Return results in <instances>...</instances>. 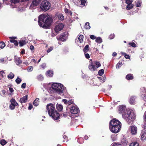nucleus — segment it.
<instances>
[{
	"mask_svg": "<svg viewBox=\"0 0 146 146\" xmlns=\"http://www.w3.org/2000/svg\"><path fill=\"white\" fill-rule=\"evenodd\" d=\"M136 97L134 96H131L130 97L129 102L131 104H133L135 102Z\"/></svg>",
	"mask_w": 146,
	"mask_h": 146,
	"instance_id": "nucleus-18",
	"label": "nucleus"
},
{
	"mask_svg": "<svg viewBox=\"0 0 146 146\" xmlns=\"http://www.w3.org/2000/svg\"><path fill=\"white\" fill-rule=\"evenodd\" d=\"M104 70L103 69H101L98 72V74L99 75L102 76L104 73Z\"/></svg>",
	"mask_w": 146,
	"mask_h": 146,
	"instance_id": "nucleus-41",
	"label": "nucleus"
},
{
	"mask_svg": "<svg viewBox=\"0 0 146 146\" xmlns=\"http://www.w3.org/2000/svg\"><path fill=\"white\" fill-rule=\"evenodd\" d=\"M9 38L10 39V41L11 43H13L16 40H15V39L16 38V37H10Z\"/></svg>",
	"mask_w": 146,
	"mask_h": 146,
	"instance_id": "nucleus-38",
	"label": "nucleus"
},
{
	"mask_svg": "<svg viewBox=\"0 0 146 146\" xmlns=\"http://www.w3.org/2000/svg\"><path fill=\"white\" fill-rule=\"evenodd\" d=\"M28 96L27 95L23 96L20 100V102L21 103H23L26 102L27 100Z\"/></svg>",
	"mask_w": 146,
	"mask_h": 146,
	"instance_id": "nucleus-15",
	"label": "nucleus"
},
{
	"mask_svg": "<svg viewBox=\"0 0 146 146\" xmlns=\"http://www.w3.org/2000/svg\"><path fill=\"white\" fill-rule=\"evenodd\" d=\"M9 91L11 92V93L13 92L14 90L12 88L10 87L9 88Z\"/></svg>",
	"mask_w": 146,
	"mask_h": 146,
	"instance_id": "nucleus-64",
	"label": "nucleus"
},
{
	"mask_svg": "<svg viewBox=\"0 0 146 146\" xmlns=\"http://www.w3.org/2000/svg\"><path fill=\"white\" fill-rule=\"evenodd\" d=\"M13 43L16 46H17L18 45V43L17 40H15V41L13 42Z\"/></svg>",
	"mask_w": 146,
	"mask_h": 146,
	"instance_id": "nucleus-59",
	"label": "nucleus"
},
{
	"mask_svg": "<svg viewBox=\"0 0 146 146\" xmlns=\"http://www.w3.org/2000/svg\"><path fill=\"white\" fill-rule=\"evenodd\" d=\"M5 76V74L3 71H0V77H1L3 78Z\"/></svg>",
	"mask_w": 146,
	"mask_h": 146,
	"instance_id": "nucleus-40",
	"label": "nucleus"
},
{
	"mask_svg": "<svg viewBox=\"0 0 146 146\" xmlns=\"http://www.w3.org/2000/svg\"><path fill=\"white\" fill-rule=\"evenodd\" d=\"M0 143L1 145L3 146L5 145L7 143L6 141L4 139H2L1 140Z\"/></svg>",
	"mask_w": 146,
	"mask_h": 146,
	"instance_id": "nucleus-34",
	"label": "nucleus"
},
{
	"mask_svg": "<svg viewBox=\"0 0 146 146\" xmlns=\"http://www.w3.org/2000/svg\"><path fill=\"white\" fill-rule=\"evenodd\" d=\"M15 75L12 72H11L8 75V77L9 78L12 79L14 77Z\"/></svg>",
	"mask_w": 146,
	"mask_h": 146,
	"instance_id": "nucleus-29",
	"label": "nucleus"
},
{
	"mask_svg": "<svg viewBox=\"0 0 146 146\" xmlns=\"http://www.w3.org/2000/svg\"><path fill=\"white\" fill-rule=\"evenodd\" d=\"M145 135V133H142L141 134V138L142 139H144Z\"/></svg>",
	"mask_w": 146,
	"mask_h": 146,
	"instance_id": "nucleus-45",
	"label": "nucleus"
},
{
	"mask_svg": "<svg viewBox=\"0 0 146 146\" xmlns=\"http://www.w3.org/2000/svg\"><path fill=\"white\" fill-rule=\"evenodd\" d=\"M129 44L133 47H135L136 46V45L134 42L129 43Z\"/></svg>",
	"mask_w": 146,
	"mask_h": 146,
	"instance_id": "nucleus-49",
	"label": "nucleus"
},
{
	"mask_svg": "<svg viewBox=\"0 0 146 146\" xmlns=\"http://www.w3.org/2000/svg\"><path fill=\"white\" fill-rule=\"evenodd\" d=\"M81 2V4L82 5H85L86 3V1L85 0H80Z\"/></svg>",
	"mask_w": 146,
	"mask_h": 146,
	"instance_id": "nucleus-54",
	"label": "nucleus"
},
{
	"mask_svg": "<svg viewBox=\"0 0 146 146\" xmlns=\"http://www.w3.org/2000/svg\"><path fill=\"white\" fill-rule=\"evenodd\" d=\"M22 81V80L19 78L18 77L15 80V82L17 84H19Z\"/></svg>",
	"mask_w": 146,
	"mask_h": 146,
	"instance_id": "nucleus-32",
	"label": "nucleus"
},
{
	"mask_svg": "<svg viewBox=\"0 0 146 146\" xmlns=\"http://www.w3.org/2000/svg\"><path fill=\"white\" fill-rule=\"evenodd\" d=\"M122 65V63L121 62H119L117 64L116 67L117 68H119L121 67Z\"/></svg>",
	"mask_w": 146,
	"mask_h": 146,
	"instance_id": "nucleus-39",
	"label": "nucleus"
},
{
	"mask_svg": "<svg viewBox=\"0 0 146 146\" xmlns=\"http://www.w3.org/2000/svg\"><path fill=\"white\" fill-rule=\"evenodd\" d=\"M85 56L86 58L89 59L90 58V55L88 53H85Z\"/></svg>",
	"mask_w": 146,
	"mask_h": 146,
	"instance_id": "nucleus-55",
	"label": "nucleus"
},
{
	"mask_svg": "<svg viewBox=\"0 0 146 146\" xmlns=\"http://www.w3.org/2000/svg\"><path fill=\"white\" fill-rule=\"evenodd\" d=\"M33 108V105L32 104H30L28 108L29 110H31Z\"/></svg>",
	"mask_w": 146,
	"mask_h": 146,
	"instance_id": "nucleus-62",
	"label": "nucleus"
},
{
	"mask_svg": "<svg viewBox=\"0 0 146 146\" xmlns=\"http://www.w3.org/2000/svg\"><path fill=\"white\" fill-rule=\"evenodd\" d=\"M131 133L133 135L136 134L137 132V128L135 125H132L130 127Z\"/></svg>",
	"mask_w": 146,
	"mask_h": 146,
	"instance_id": "nucleus-11",
	"label": "nucleus"
},
{
	"mask_svg": "<svg viewBox=\"0 0 146 146\" xmlns=\"http://www.w3.org/2000/svg\"><path fill=\"white\" fill-rule=\"evenodd\" d=\"M38 79L39 80H42L43 79V77L42 75H40L37 77Z\"/></svg>",
	"mask_w": 146,
	"mask_h": 146,
	"instance_id": "nucleus-43",
	"label": "nucleus"
},
{
	"mask_svg": "<svg viewBox=\"0 0 146 146\" xmlns=\"http://www.w3.org/2000/svg\"><path fill=\"white\" fill-rule=\"evenodd\" d=\"M11 104L14 105V106H17L18 105V103L15 100V99L12 98L11 100L10 101Z\"/></svg>",
	"mask_w": 146,
	"mask_h": 146,
	"instance_id": "nucleus-22",
	"label": "nucleus"
},
{
	"mask_svg": "<svg viewBox=\"0 0 146 146\" xmlns=\"http://www.w3.org/2000/svg\"><path fill=\"white\" fill-rule=\"evenodd\" d=\"M137 7H139L141 5V2L139 1H137V2H135Z\"/></svg>",
	"mask_w": 146,
	"mask_h": 146,
	"instance_id": "nucleus-44",
	"label": "nucleus"
},
{
	"mask_svg": "<svg viewBox=\"0 0 146 146\" xmlns=\"http://www.w3.org/2000/svg\"><path fill=\"white\" fill-rule=\"evenodd\" d=\"M46 64L45 63L42 64L41 66V67L43 69H44L46 67Z\"/></svg>",
	"mask_w": 146,
	"mask_h": 146,
	"instance_id": "nucleus-60",
	"label": "nucleus"
},
{
	"mask_svg": "<svg viewBox=\"0 0 146 146\" xmlns=\"http://www.w3.org/2000/svg\"><path fill=\"white\" fill-rule=\"evenodd\" d=\"M53 113H54V118L53 117L52 115L49 116H52V118L54 120H58L60 118V115L59 113L57 112L56 110L53 112Z\"/></svg>",
	"mask_w": 146,
	"mask_h": 146,
	"instance_id": "nucleus-14",
	"label": "nucleus"
},
{
	"mask_svg": "<svg viewBox=\"0 0 146 146\" xmlns=\"http://www.w3.org/2000/svg\"><path fill=\"white\" fill-rule=\"evenodd\" d=\"M126 110V107L124 105H121L119 106L118 108V111L119 113L122 114L124 113L125 112V110Z\"/></svg>",
	"mask_w": 146,
	"mask_h": 146,
	"instance_id": "nucleus-12",
	"label": "nucleus"
},
{
	"mask_svg": "<svg viewBox=\"0 0 146 146\" xmlns=\"http://www.w3.org/2000/svg\"><path fill=\"white\" fill-rule=\"evenodd\" d=\"M56 16L58 19L60 20H63L64 19V17L63 15L61 13H57Z\"/></svg>",
	"mask_w": 146,
	"mask_h": 146,
	"instance_id": "nucleus-17",
	"label": "nucleus"
},
{
	"mask_svg": "<svg viewBox=\"0 0 146 146\" xmlns=\"http://www.w3.org/2000/svg\"><path fill=\"white\" fill-rule=\"evenodd\" d=\"M21 61L19 58L15 57V62L17 65H19L21 63Z\"/></svg>",
	"mask_w": 146,
	"mask_h": 146,
	"instance_id": "nucleus-20",
	"label": "nucleus"
},
{
	"mask_svg": "<svg viewBox=\"0 0 146 146\" xmlns=\"http://www.w3.org/2000/svg\"><path fill=\"white\" fill-rule=\"evenodd\" d=\"M89 47V46L88 45H86L84 49V53H86L88 51V48Z\"/></svg>",
	"mask_w": 146,
	"mask_h": 146,
	"instance_id": "nucleus-30",
	"label": "nucleus"
},
{
	"mask_svg": "<svg viewBox=\"0 0 146 146\" xmlns=\"http://www.w3.org/2000/svg\"><path fill=\"white\" fill-rule=\"evenodd\" d=\"M122 117L128 124H132L135 118V115L134 111L131 110H126L125 112L122 114Z\"/></svg>",
	"mask_w": 146,
	"mask_h": 146,
	"instance_id": "nucleus-3",
	"label": "nucleus"
},
{
	"mask_svg": "<svg viewBox=\"0 0 146 146\" xmlns=\"http://www.w3.org/2000/svg\"><path fill=\"white\" fill-rule=\"evenodd\" d=\"M41 1V0H33L32 3L30 7V8L31 9H35L36 7L39 5Z\"/></svg>",
	"mask_w": 146,
	"mask_h": 146,
	"instance_id": "nucleus-8",
	"label": "nucleus"
},
{
	"mask_svg": "<svg viewBox=\"0 0 146 146\" xmlns=\"http://www.w3.org/2000/svg\"><path fill=\"white\" fill-rule=\"evenodd\" d=\"M129 146H139V144L136 142H133Z\"/></svg>",
	"mask_w": 146,
	"mask_h": 146,
	"instance_id": "nucleus-33",
	"label": "nucleus"
},
{
	"mask_svg": "<svg viewBox=\"0 0 146 146\" xmlns=\"http://www.w3.org/2000/svg\"><path fill=\"white\" fill-rule=\"evenodd\" d=\"M52 88L54 92L59 94H61L62 93V88L63 86L62 84L55 83L52 84Z\"/></svg>",
	"mask_w": 146,
	"mask_h": 146,
	"instance_id": "nucleus-4",
	"label": "nucleus"
},
{
	"mask_svg": "<svg viewBox=\"0 0 146 146\" xmlns=\"http://www.w3.org/2000/svg\"><path fill=\"white\" fill-rule=\"evenodd\" d=\"M15 106H14V105H13L11 104L10 105L9 107L11 110H13L15 109Z\"/></svg>",
	"mask_w": 146,
	"mask_h": 146,
	"instance_id": "nucleus-50",
	"label": "nucleus"
},
{
	"mask_svg": "<svg viewBox=\"0 0 146 146\" xmlns=\"http://www.w3.org/2000/svg\"><path fill=\"white\" fill-rule=\"evenodd\" d=\"M80 0H75L74 1V3L76 5H78L80 3Z\"/></svg>",
	"mask_w": 146,
	"mask_h": 146,
	"instance_id": "nucleus-56",
	"label": "nucleus"
},
{
	"mask_svg": "<svg viewBox=\"0 0 146 146\" xmlns=\"http://www.w3.org/2000/svg\"><path fill=\"white\" fill-rule=\"evenodd\" d=\"M62 102H64L65 104H67V100L66 99H63L62 100Z\"/></svg>",
	"mask_w": 146,
	"mask_h": 146,
	"instance_id": "nucleus-63",
	"label": "nucleus"
},
{
	"mask_svg": "<svg viewBox=\"0 0 146 146\" xmlns=\"http://www.w3.org/2000/svg\"><path fill=\"white\" fill-rule=\"evenodd\" d=\"M20 46H22L26 43V41L25 40H21L19 42Z\"/></svg>",
	"mask_w": 146,
	"mask_h": 146,
	"instance_id": "nucleus-28",
	"label": "nucleus"
},
{
	"mask_svg": "<svg viewBox=\"0 0 146 146\" xmlns=\"http://www.w3.org/2000/svg\"><path fill=\"white\" fill-rule=\"evenodd\" d=\"M70 109V113L73 114H77L79 111L78 108L75 106H71Z\"/></svg>",
	"mask_w": 146,
	"mask_h": 146,
	"instance_id": "nucleus-9",
	"label": "nucleus"
},
{
	"mask_svg": "<svg viewBox=\"0 0 146 146\" xmlns=\"http://www.w3.org/2000/svg\"><path fill=\"white\" fill-rule=\"evenodd\" d=\"M26 86V83H23V84L21 86V87L23 88H25Z\"/></svg>",
	"mask_w": 146,
	"mask_h": 146,
	"instance_id": "nucleus-58",
	"label": "nucleus"
},
{
	"mask_svg": "<svg viewBox=\"0 0 146 146\" xmlns=\"http://www.w3.org/2000/svg\"><path fill=\"white\" fill-rule=\"evenodd\" d=\"M5 43L3 42H0V48L3 49V48L5 46Z\"/></svg>",
	"mask_w": 146,
	"mask_h": 146,
	"instance_id": "nucleus-36",
	"label": "nucleus"
},
{
	"mask_svg": "<svg viewBox=\"0 0 146 146\" xmlns=\"http://www.w3.org/2000/svg\"><path fill=\"white\" fill-rule=\"evenodd\" d=\"M53 47H50L48 48V49L47 50V52L48 53L49 52L51 51L53 49Z\"/></svg>",
	"mask_w": 146,
	"mask_h": 146,
	"instance_id": "nucleus-52",
	"label": "nucleus"
},
{
	"mask_svg": "<svg viewBox=\"0 0 146 146\" xmlns=\"http://www.w3.org/2000/svg\"><path fill=\"white\" fill-rule=\"evenodd\" d=\"M57 38L58 40L64 41L66 40L67 37L65 34H62L58 38L57 37Z\"/></svg>",
	"mask_w": 146,
	"mask_h": 146,
	"instance_id": "nucleus-13",
	"label": "nucleus"
},
{
	"mask_svg": "<svg viewBox=\"0 0 146 146\" xmlns=\"http://www.w3.org/2000/svg\"><path fill=\"white\" fill-rule=\"evenodd\" d=\"M126 78L128 80L133 79V76L132 74H130L127 75L126 76Z\"/></svg>",
	"mask_w": 146,
	"mask_h": 146,
	"instance_id": "nucleus-24",
	"label": "nucleus"
},
{
	"mask_svg": "<svg viewBox=\"0 0 146 146\" xmlns=\"http://www.w3.org/2000/svg\"><path fill=\"white\" fill-rule=\"evenodd\" d=\"M111 146H122L121 144L118 143H113Z\"/></svg>",
	"mask_w": 146,
	"mask_h": 146,
	"instance_id": "nucleus-42",
	"label": "nucleus"
},
{
	"mask_svg": "<svg viewBox=\"0 0 146 146\" xmlns=\"http://www.w3.org/2000/svg\"><path fill=\"white\" fill-rule=\"evenodd\" d=\"M56 108L58 111H60L63 109V106L60 104H57L56 105Z\"/></svg>",
	"mask_w": 146,
	"mask_h": 146,
	"instance_id": "nucleus-23",
	"label": "nucleus"
},
{
	"mask_svg": "<svg viewBox=\"0 0 146 146\" xmlns=\"http://www.w3.org/2000/svg\"><path fill=\"white\" fill-rule=\"evenodd\" d=\"M46 108L49 115H52L53 117L54 118L53 112L56 111L55 110L54 106L52 104H49L47 105Z\"/></svg>",
	"mask_w": 146,
	"mask_h": 146,
	"instance_id": "nucleus-6",
	"label": "nucleus"
},
{
	"mask_svg": "<svg viewBox=\"0 0 146 146\" xmlns=\"http://www.w3.org/2000/svg\"><path fill=\"white\" fill-rule=\"evenodd\" d=\"M126 3L127 5L131 4L132 1L131 0H126Z\"/></svg>",
	"mask_w": 146,
	"mask_h": 146,
	"instance_id": "nucleus-48",
	"label": "nucleus"
},
{
	"mask_svg": "<svg viewBox=\"0 0 146 146\" xmlns=\"http://www.w3.org/2000/svg\"><path fill=\"white\" fill-rule=\"evenodd\" d=\"M5 93L6 91L4 90H2L0 92V94L2 96L4 97L5 95Z\"/></svg>",
	"mask_w": 146,
	"mask_h": 146,
	"instance_id": "nucleus-37",
	"label": "nucleus"
},
{
	"mask_svg": "<svg viewBox=\"0 0 146 146\" xmlns=\"http://www.w3.org/2000/svg\"><path fill=\"white\" fill-rule=\"evenodd\" d=\"M111 138L113 141H115L116 140V137L115 135H113L111 136Z\"/></svg>",
	"mask_w": 146,
	"mask_h": 146,
	"instance_id": "nucleus-46",
	"label": "nucleus"
},
{
	"mask_svg": "<svg viewBox=\"0 0 146 146\" xmlns=\"http://www.w3.org/2000/svg\"><path fill=\"white\" fill-rule=\"evenodd\" d=\"M46 74L47 77H52L53 75V72L51 70L48 71L46 73Z\"/></svg>",
	"mask_w": 146,
	"mask_h": 146,
	"instance_id": "nucleus-19",
	"label": "nucleus"
},
{
	"mask_svg": "<svg viewBox=\"0 0 146 146\" xmlns=\"http://www.w3.org/2000/svg\"><path fill=\"white\" fill-rule=\"evenodd\" d=\"M84 27L87 29H90V27L89 23L88 22L86 23L84 26Z\"/></svg>",
	"mask_w": 146,
	"mask_h": 146,
	"instance_id": "nucleus-27",
	"label": "nucleus"
},
{
	"mask_svg": "<svg viewBox=\"0 0 146 146\" xmlns=\"http://www.w3.org/2000/svg\"><path fill=\"white\" fill-rule=\"evenodd\" d=\"M39 99L38 98H36L33 102L34 105L35 106H38L39 104Z\"/></svg>",
	"mask_w": 146,
	"mask_h": 146,
	"instance_id": "nucleus-25",
	"label": "nucleus"
},
{
	"mask_svg": "<svg viewBox=\"0 0 146 146\" xmlns=\"http://www.w3.org/2000/svg\"><path fill=\"white\" fill-rule=\"evenodd\" d=\"M94 64L96 65V66H95L96 67L97 69L101 66V64L100 63L97 61L94 62Z\"/></svg>",
	"mask_w": 146,
	"mask_h": 146,
	"instance_id": "nucleus-26",
	"label": "nucleus"
},
{
	"mask_svg": "<svg viewBox=\"0 0 146 146\" xmlns=\"http://www.w3.org/2000/svg\"><path fill=\"white\" fill-rule=\"evenodd\" d=\"M133 4H131L129 5H128L126 6V9L127 10H129L130 9L132 8L133 7Z\"/></svg>",
	"mask_w": 146,
	"mask_h": 146,
	"instance_id": "nucleus-35",
	"label": "nucleus"
},
{
	"mask_svg": "<svg viewBox=\"0 0 146 146\" xmlns=\"http://www.w3.org/2000/svg\"><path fill=\"white\" fill-rule=\"evenodd\" d=\"M73 102V101L72 100H70L69 101H68L67 102V104H68L69 105H70L72 104Z\"/></svg>",
	"mask_w": 146,
	"mask_h": 146,
	"instance_id": "nucleus-61",
	"label": "nucleus"
},
{
	"mask_svg": "<svg viewBox=\"0 0 146 146\" xmlns=\"http://www.w3.org/2000/svg\"><path fill=\"white\" fill-rule=\"evenodd\" d=\"M114 37L115 35L114 34H111L109 36V38L110 39H112L114 38Z\"/></svg>",
	"mask_w": 146,
	"mask_h": 146,
	"instance_id": "nucleus-53",
	"label": "nucleus"
},
{
	"mask_svg": "<svg viewBox=\"0 0 146 146\" xmlns=\"http://www.w3.org/2000/svg\"><path fill=\"white\" fill-rule=\"evenodd\" d=\"M141 91V92L146 93V89L144 87H142L140 89Z\"/></svg>",
	"mask_w": 146,
	"mask_h": 146,
	"instance_id": "nucleus-47",
	"label": "nucleus"
},
{
	"mask_svg": "<svg viewBox=\"0 0 146 146\" xmlns=\"http://www.w3.org/2000/svg\"><path fill=\"white\" fill-rule=\"evenodd\" d=\"M90 36V38L94 40L96 38V37L94 35H91Z\"/></svg>",
	"mask_w": 146,
	"mask_h": 146,
	"instance_id": "nucleus-57",
	"label": "nucleus"
},
{
	"mask_svg": "<svg viewBox=\"0 0 146 146\" xmlns=\"http://www.w3.org/2000/svg\"><path fill=\"white\" fill-rule=\"evenodd\" d=\"M84 37V36L83 35H80L78 38L77 41L78 42L79 41L80 43H82L83 41V38Z\"/></svg>",
	"mask_w": 146,
	"mask_h": 146,
	"instance_id": "nucleus-21",
	"label": "nucleus"
},
{
	"mask_svg": "<svg viewBox=\"0 0 146 146\" xmlns=\"http://www.w3.org/2000/svg\"><path fill=\"white\" fill-rule=\"evenodd\" d=\"M121 123L117 120L113 119L111 120L110 123L109 128L110 130L113 133H117L120 129Z\"/></svg>",
	"mask_w": 146,
	"mask_h": 146,
	"instance_id": "nucleus-2",
	"label": "nucleus"
},
{
	"mask_svg": "<svg viewBox=\"0 0 146 146\" xmlns=\"http://www.w3.org/2000/svg\"><path fill=\"white\" fill-rule=\"evenodd\" d=\"M33 68L32 66L29 67L27 69V70L28 72H31L33 70Z\"/></svg>",
	"mask_w": 146,
	"mask_h": 146,
	"instance_id": "nucleus-51",
	"label": "nucleus"
},
{
	"mask_svg": "<svg viewBox=\"0 0 146 146\" xmlns=\"http://www.w3.org/2000/svg\"><path fill=\"white\" fill-rule=\"evenodd\" d=\"M12 0V1H11V4L10 6L12 8L15 7H16V4L18 2H17V0Z\"/></svg>",
	"mask_w": 146,
	"mask_h": 146,
	"instance_id": "nucleus-16",
	"label": "nucleus"
},
{
	"mask_svg": "<svg viewBox=\"0 0 146 146\" xmlns=\"http://www.w3.org/2000/svg\"><path fill=\"white\" fill-rule=\"evenodd\" d=\"M52 22V18L47 17L46 15L42 14L38 17V22L40 27L43 28L47 27L50 25Z\"/></svg>",
	"mask_w": 146,
	"mask_h": 146,
	"instance_id": "nucleus-1",
	"label": "nucleus"
},
{
	"mask_svg": "<svg viewBox=\"0 0 146 146\" xmlns=\"http://www.w3.org/2000/svg\"><path fill=\"white\" fill-rule=\"evenodd\" d=\"M95 41L96 42L99 43H100L102 42V39L100 37H98L96 38Z\"/></svg>",
	"mask_w": 146,
	"mask_h": 146,
	"instance_id": "nucleus-31",
	"label": "nucleus"
},
{
	"mask_svg": "<svg viewBox=\"0 0 146 146\" xmlns=\"http://www.w3.org/2000/svg\"><path fill=\"white\" fill-rule=\"evenodd\" d=\"M50 4L47 0H44L42 1L40 5V9L44 11H46L50 7Z\"/></svg>",
	"mask_w": 146,
	"mask_h": 146,
	"instance_id": "nucleus-5",
	"label": "nucleus"
},
{
	"mask_svg": "<svg viewBox=\"0 0 146 146\" xmlns=\"http://www.w3.org/2000/svg\"><path fill=\"white\" fill-rule=\"evenodd\" d=\"M90 64L88 66V68L89 69L92 71H94L97 69L96 67L94 64L92 62V60L91 59L90 60Z\"/></svg>",
	"mask_w": 146,
	"mask_h": 146,
	"instance_id": "nucleus-10",
	"label": "nucleus"
},
{
	"mask_svg": "<svg viewBox=\"0 0 146 146\" xmlns=\"http://www.w3.org/2000/svg\"><path fill=\"white\" fill-rule=\"evenodd\" d=\"M64 26L63 23L60 21H58L56 23L54 30L57 33H58L59 31L63 29Z\"/></svg>",
	"mask_w": 146,
	"mask_h": 146,
	"instance_id": "nucleus-7",
	"label": "nucleus"
}]
</instances>
